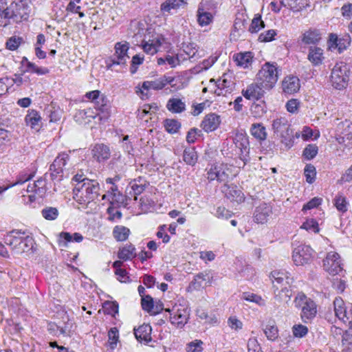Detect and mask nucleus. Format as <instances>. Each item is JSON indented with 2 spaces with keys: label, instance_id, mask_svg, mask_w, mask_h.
Segmentation results:
<instances>
[{
  "label": "nucleus",
  "instance_id": "1",
  "mask_svg": "<svg viewBox=\"0 0 352 352\" xmlns=\"http://www.w3.org/2000/svg\"><path fill=\"white\" fill-rule=\"evenodd\" d=\"M131 27L133 32H135V36L143 38L142 48L147 54L153 55L157 53L165 41L162 35L155 33V25L146 20L133 21Z\"/></svg>",
  "mask_w": 352,
  "mask_h": 352
},
{
  "label": "nucleus",
  "instance_id": "2",
  "mask_svg": "<svg viewBox=\"0 0 352 352\" xmlns=\"http://www.w3.org/2000/svg\"><path fill=\"white\" fill-rule=\"evenodd\" d=\"M5 243L10 246L15 254H20L32 250L34 241L32 236L26 235L24 232L15 230L7 234L5 237Z\"/></svg>",
  "mask_w": 352,
  "mask_h": 352
},
{
  "label": "nucleus",
  "instance_id": "3",
  "mask_svg": "<svg viewBox=\"0 0 352 352\" xmlns=\"http://www.w3.org/2000/svg\"><path fill=\"white\" fill-rule=\"evenodd\" d=\"M226 152L228 157L239 156L245 164L250 160V142L248 136L243 133H236L232 139V144Z\"/></svg>",
  "mask_w": 352,
  "mask_h": 352
},
{
  "label": "nucleus",
  "instance_id": "4",
  "mask_svg": "<svg viewBox=\"0 0 352 352\" xmlns=\"http://www.w3.org/2000/svg\"><path fill=\"white\" fill-rule=\"evenodd\" d=\"M281 70L276 63L266 62L256 74V80L269 91L276 84Z\"/></svg>",
  "mask_w": 352,
  "mask_h": 352
},
{
  "label": "nucleus",
  "instance_id": "5",
  "mask_svg": "<svg viewBox=\"0 0 352 352\" xmlns=\"http://www.w3.org/2000/svg\"><path fill=\"white\" fill-rule=\"evenodd\" d=\"M100 190V184L96 180L87 179L84 180V183L75 186L74 192L76 197H79L80 204H85L98 199Z\"/></svg>",
  "mask_w": 352,
  "mask_h": 352
},
{
  "label": "nucleus",
  "instance_id": "6",
  "mask_svg": "<svg viewBox=\"0 0 352 352\" xmlns=\"http://www.w3.org/2000/svg\"><path fill=\"white\" fill-rule=\"evenodd\" d=\"M6 13L9 19H12L16 23L27 21L29 18L31 8L28 0H20L18 2L12 3Z\"/></svg>",
  "mask_w": 352,
  "mask_h": 352
},
{
  "label": "nucleus",
  "instance_id": "7",
  "mask_svg": "<svg viewBox=\"0 0 352 352\" xmlns=\"http://www.w3.org/2000/svg\"><path fill=\"white\" fill-rule=\"evenodd\" d=\"M349 69L344 62L336 63L331 70V82L337 89L345 88L349 81Z\"/></svg>",
  "mask_w": 352,
  "mask_h": 352
},
{
  "label": "nucleus",
  "instance_id": "8",
  "mask_svg": "<svg viewBox=\"0 0 352 352\" xmlns=\"http://www.w3.org/2000/svg\"><path fill=\"white\" fill-rule=\"evenodd\" d=\"M208 179L210 181L227 183L234 175L232 166L227 164H219L210 168L208 171Z\"/></svg>",
  "mask_w": 352,
  "mask_h": 352
},
{
  "label": "nucleus",
  "instance_id": "9",
  "mask_svg": "<svg viewBox=\"0 0 352 352\" xmlns=\"http://www.w3.org/2000/svg\"><path fill=\"white\" fill-rule=\"evenodd\" d=\"M166 311L170 313V321L177 328H182L189 318L188 308L182 305H175L172 309H165Z\"/></svg>",
  "mask_w": 352,
  "mask_h": 352
},
{
  "label": "nucleus",
  "instance_id": "10",
  "mask_svg": "<svg viewBox=\"0 0 352 352\" xmlns=\"http://www.w3.org/2000/svg\"><path fill=\"white\" fill-rule=\"evenodd\" d=\"M270 277L273 285V289H283L284 287L292 288L294 278L291 274L285 270H275L271 272Z\"/></svg>",
  "mask_w": 352,
  "mask_h": 352
},
{
  "label": "nucleus",
  "instance_id": "11",
  "mask_svg": "<svg viewBox=\"0 0 352 352\" xmlns=\"http://www.w3.org/2000/svg\"><path fill=\"white\" fill-rule=\"evenodd\" d=\"M323 267L329 274H339L343 270L340 255L336 252H330L323 261Z\"/></svg>",
  "mask_w": 352,
  "mask_h": 352
},
{
  "label": "nucleus",
  "instance_id": "12",
  "mask_svg": "<svg viewBox=\"0 0 352 352\" xmlns=\"http://www.w3.org/2000/svg\"><path fill=\"white\" fill-rule=\"evenodd\" d=\"M312 249L306 245H300L293 250L292 258L296 265L309 263L312 259Z\"/></svg>",
  "mask_w": 352,
  "mask_h": 352
},
{
  "label": "nucleus",
  "instance_id": "13",
  "mask_svg": "<svg viewBox=\"0 0 352 352\" xmlns=\"http://www.w3.org/2000/svg\"><path fill=\"white\" fill-rule=\"evenodd\" d=\"M116 52L111 59V63L108 65L110 69L113 65H125L127 60L129 59V56L127 54L129 50V43H117L115 45Z\"/></svg>",
  "mask_w": 352,
  "mask_h": 352
},
{
  "label": "nucleus",
  "instance_id": "14",
  "mask_svg": "<svg viewBox=\"0 0 352 352\" xmlns=\"http://www.w3.org/2000/svg\"><path fill=\"white\" fill-rule=\"evenodd\" d=\"M69 157V154L63 152L58 154L55 158L50 168L51 176L53 179L58 177H60V179L63 177L62 173H63V168L67 164Z\"/></svg>",
  "mask_w": 352,
  "mask_h": 352
},
{
  "label": "nucleus",
  "instance_id": "15",
  "mask_svg": "<svg viewBox=\"0 0 352 352\" xmlns=\"http://www.w3.org/2000/svg\"><path fill=\"white\" fill-rule=\"evenodd\" d=\"M187 5V0H166L160 6V11L164 16L173 14L181 8Z\"/></svg>",
  "mask_w": 352,
  "mask_h": 352
},
{
  "label": "nucleus",
  "instance_id": "16",
  "mask_svg": "<svg viewBox=\"0 0 352 352\" xmlns=\"http://www.w3.org/2000/svg\"><path fill=\"white\" fill-rule=\"evenodd\" d=\"M265 90L256 80L255 83H252L248 85L245 89H243L242 94L248 100H258L263 96Z\"/></svg>",
  "mask_w": 352,
  "mask_h": 352
},
{
  "label": "nucleus",
  "instance_id": "17",
  "mask_svg": "<svg viewBox=\"0 0 352 352\" xmlns=\"http://www.w3.org/2000/svg\"><path fill=\"white\" fill-rule=\"evenodd\" d=\"M225 196L232 202L240 204L245 199L244 195L236 186L224 184L222 190Z\"/></svg>",
  "mask_w": 352,
  "mask_h": 352
},
{
  "label": "nucleus",
  "instance_id": "18",
  "mask_svg": "<svg viewBox=\"0 0 352 352\" xmlns=\"http://www.w3.org/2000/svg\"><path fill=\"white\" fill-rule=\"evenodd\" d=\"M272 213V206L266 203H261L256 208L254 220L258 223H266Z\"/></svg>",
  "mask_w": 352,
  "mask_h": 352
},
{
  "label": "nucleus",
  "instance_id": "19",
  "mask_svg": "<svg viewBox=\"0 0 352 352\" xmlns=\"http://www.w3.org/2000/svg\"><path fill=\"white\" fill-rule=\"evenodd\" d=\"M92 157L98 162H103L111 156V151L108 146L104 144H96L91 149Z\"/></svg>",
  "mask_w": 352,
  "mask_h": 352
},
{
  "label": "nucleus",
  "instance_id": "20",
  "mask_svg": "<svg viewBox=\"0 0 352 352\" xmlns=\"http://www.w3.org/2000/svg\"><path fill=\"white\" fill-rule=\"evenodd\" d=\"M300 87V80L296 76H286L282 81L283 91L286 94H294L299 91Z\"/></svg>",
  "mask_w": 352,
  "mask_h": 352
},
{
  "label": "nucleus",
  "instance_id": "21",
  "mask_svg": "<svg viewBox=\"0 0 352 352\" xmlns=\"http://www.w3.org/2000/svg\"><path fill=\"white\" fill-rule=\"evenodd\" d=\"M272 129L275 133L286 138L289 135V124L285 117L280 116L273 120Z\"/></svg>",
  "mask_w": 352,
  "mask_h": 352
},
{
  "label": "nucleus",
  "instance_id": "22",
  "mask_svg": "<svg viewBox=\"0 0 352 352\" xmlns=\"http://www.w3.org/2000/svg\"><path fill=\"white\" fill-rule=\"evenodd\" d=\"M307 59L314 66L322 64L324 59L323 50L317 46H311L309 48Z\"/></svg>",
  "mask_w": 352,
  "mask_h": 352
},
{
  "label": "nucleus",
  "instance_id": "23",
  "mask_svg": "<svg viewBox=\"0 0 352 352\" xmlns=\"http://www.w3.org/2000/svg\"><path fill=\"white\" fill-rule=\"evenodd\" d=\"M220 124L219 116L215 113H210L205 116L201 126L207 133L216 130Z\"/></svg>",
  "mask_w": 352,
  "mask_h": 352
},
{
  "label": "nucleus",
  "instance_id": "24",
  "mask_svg": "<svg viewBox=\"0 0 352 352\" xmlns=\"http://www.w3.org/2000/svg\"><path fill=\"white\" fill-rule=\"evenodd\" d=\"M212 277L207 272H201L195 276L193 280L190 283V287L198 290L201 287L211 284Z\"/></svg>",
  "mask_w": 352,
  "mask_h": 352
},
{
  "label": "nucleus",
  "instance_id": "25",
  "mask_svg": "<svg viewBox=\"0 0 352 352\" xmlns=\"http://www.w3.org/2000/svg\"><path fill=\"white\" fill-rule=\"evenodd\" d=\"M321 40V34L317 29H309L301 36V41L305 45H316Z\"/></svg>",
  "mask_w": 352,
  "mask_h": 352
},
{
  "label": "nucleus",
  "instance_id": "26",
  "mask_svg": "<svg viewBox=\"0 0 352 352\" xmlns=\"http://www.w3.org/2000/svg\"><path fill=\"white\" fill-rule=\"evenodd\" d=\"M152 328L149 324H144L138 329H134V334L136 339L142 342H148L151 340Z\"/></svg>",
  "mask_w": 352,
  "mask_h": 352
},
{
  "label": "nucleus",
  "instance_id": "27",
  "mask_svg": "<svg viewBox=\"0 0 352 352\" xmlns=\"http://www.w3.org/2000/svg\"><path fill=\"white\" fill-rule=\"evenodd\" d=\"M168 82L165 76L155 79L154 80H147L142 83V88L144 90H160L163 89Z\"/></svg>",
  "mask_w": 352,
  "mask_h": 352
},
{
  "label": "nucleus",
  "instance_id": "28",
  "mask_svg": "<svg viewBox=\"0 0 352 352\" xmlns=\"http://www.w3.org/2000/svg\"><path fill=\"white\" fill-rule=\"evenodd\" d=\"M274 299L279 303H287L292 296V288L284 287L283 289H274Z\"/></svg>",
  "mask_w": 352,
  "mask_h": 352
},
{
  "label": "nucleus",
  "instance_id": "29",
  "mask_svg": "<svg viewBox=\"0 0 352 352\" xmlns=\"http://www.w3.org/2000/svg\"><path fill=\"white\" fill-rule=\"evenodd\" d=\"M234 60L238 66L248 68L252 63L253 55L250 52L239 53L234 56Z\"/></svg>",
  "mask_w": 352,
  "mask_h": 352
},
{
  "label": "nucleus",
  "instance_id": "30",
  "mask_svg": "<svg viewBox=\"0 0 352 352\" xmlns=\"http://www.w3.org/2000/svg\"><path fill=\"white\" fill-rule=\"evenodd\" d=\"M167 109L173 113H180L185 111L186 104L179 98H170L166 104Z\"/></svg>",
  "mask_w": 352,
  "mask_h": 352
},
{
  "label": "nucleus",
  "instance_id": "31",
  "mask_svg": "<svg viewBox=\"0 0 352 352\" xmlns=\"http://www.w3.org/2000/svg\"><path fill=\"white\" fill-rule=\"evenodd\" d=\"M41 120L38 112L34 109L29 110L25 118L26 124L32 129H37L40 126Z\"/></svg>",
  "mask_w": 352,
  "mask_h": 352
},
{
  "label": "nucleus",
  "instance_id": "32",
  "mask_svg": "<svg viewBox=\"0 0 352 352\" xmlns=\"http://www.w3.org/2000/svg\"><path fill=\"white\" fill-rule=\"evenodd\" d=\"M63 324L60 322L58 325H54L60 331V333L64 336H69V333L73 331L74 323L72 320L69 319L68 316L63 318ZM54 325L50 324V329H52Z\"/></svg>",
  "mask_w": 352,
  "mask_h": 352
},
{
  "label": "nucleus",
  "instance_id": "33",
  "mask_svg": "<svg viewBox=\"0 0 352 352\" xmlns=\"http://www.w3.org/2000/svg\"><path fill=\"white\" fill-rule=\"evenodd\" d=\"M316 305L314 301L309 302L301 309V318L305 322L315 317L316 314Z\"/></svg>",
  "mask_w": 352,
  "mask_h": 352
},
{
  "label": "nucleus",
  "instance_id": "34",
  "mask_svg": "<svg viewBox=\"0 0 352 352\" xmlns=\"http://www.w3.org/2000/svg\"><path fill=\"white\" fill-rule=\"evenodd\" d=\"M136 256L135 248L132 244H126L120 249L118 256L120 259L131 260Z\"/></svg>",
  "mask_w": 352,
  "mask_h": 352
},
{
  "label": "nucleus",
  "instance_id": "35",
  "mask_svg": "<svg viewBox=\"0 0 352 352\" xmlns=\"http://www.w3.org/2000/svg\"><path fill=\"white\" fill-rule=\"evenodd\" d=\"M217 7V3L214 0H201L198 5L197 11L215 15Z\"/></svg>",
  "mask_w": 352,
  "mask_h": 352
},
{
  "label": "nucleus",
  "instance_id": "36",
  "mask_svg": "<svg viewBox=\"0 0 352 352\" xmlns=\"http://www.w3.org/2000/svg\"><path fill=\"white\" fill-rule=\"evenodd\" d=\"M250 133L253 137L260 141L265 140L267 135L265 127L261 123L252 124Z\"/></svg>",
  "mask_w": 352,
  "mask_h": 352
},
{
  "label": "nucleus",
  "instance_id": "37",
  "mask_svg": "<svg viewBox=\"0 0 352 352\" xmlns=\"http://www.w3.org/2000/svg\"><path fill=\"white\" fill-rule=\"evenodd\" d=\"M107 98L102 94L98 100L94 102L96 108L100 111L102 120H106L109 116V109L107 107Z\"/></svg>",
  "mask_w": 352,
  "mask_h": 352
},
{
  "label": "nucleus",
  "instance_id": "38",
  "mask_svg": "<svg viewBox=\"0 0 352 352\" xmlns=\"http://www.w3.org/2000/svg\"><path fill=\"white\" fill-rule=\"evenodd\" d=\"M305 0H280L282 6L289 8L294 12H298L305 8Z\"/></svg>",
  "mask_w": 352,
  "mask_h": 352
},
{
  "label": "nucleus",
  "instance_id": "39",
  "mask_svg": "<svg viewBox=\"0 0 352 352\" xmlns=\"http://www.w3.org/2000/svg\"><path fill=\"white\" fill-rule=\"evenodd\" d=\"M333 305L336 316L339 318V320L342 321L343 319L346 318L347 312V309L344 306L343 300L340 297L336 298L333 301Z\"/></svg>",
  "mask_w": 352,
  "mask_h": 352
},
{
  "label": "nucleus",
  "instance_id": "40",
  "mask_svg": "<svg viewBox=\"0 0 352 352\" xmlns=\"http://www.w3.org/2000/svg\"><path fill=\"white\" fill-rule=\"evenodd\" d=\"M183 160L188 165L194 166L198 160V155L195 148L193 147L186 148L183 153Z\"/></svg>",
  "mask_w": 352,
  "mask_h": 352
},
{
  "label": "nucleus",
  "instance_id": "41",
  "mask_svg": "<svg viewBox=\"0 0 352 352\" xmlns=\"http://www.w3.org/2000/svg\"><path fill=\"white\" fill-rule=\"evenodd\" d=\"M130 234V230L123 226H116L113 230V236L118 241H126Z\"/></svg>",
  "mask_w": 352,
  "mask_h": 352
},
{
  "label": "nucleus",
  "instance_id": "42",
  "mask_svg": "<svg viewBox=\"0 0 352 352\" xmlns=\"http://www.w3.org/2000/svg\"><path fill=\"white\" fill-rule=\"evenodd\" d=\"M197 21L201 27L208 26L213 22L214 15L197 10Z\"/></svg>",
  "mask_w": 352,
  "mask_h": 352
},
{
  "label": "nucleus",
  "instance_id": "43",
  "mask_svg": "<svg viewBox=\"0 0 352 352\" xmlns=\"http://www.w3.org/2000/svg\"><path fill=\"white\" fill-rule=\"evenodd\" d=\"M76 118H82V119H85V120L87 119L88 120L87 122H90L89 118L94 119V118H98V119L100 120H102V117L101 114L100 113L95 114L91 108L87 109L79 110L76 115Z\"/></svg>",
  "mask_w": 352,
  "mask_h": 352
},
{
  "label": "nucleus",
  "instance_id": "44",
  "mask_svg": "<svg viewBox=\"0 0 352 352\" xmlns=\"http://www.w3.org/2000/svg\"><path fill=\"white\" fill-rule=\"evenodd\" d=\"M264 27L265 23L261 19V16L260 14H256L252 21V23L249 27V31L251 33H256Z\"/></svg>",
  "mask_w": 352,
  "mask_h": 352
},
{
  "label": "nucleus",
  "instance_id": "45",
  "mask_svg": "<svg viewBox=\"0 0 352 352\" xmlns=\"http://www.w3.org/2000/svg\"><path fill=\"white\" fill-rule=\"evenodd\" d=\"M41 214L46 220L53 221L58 217L59 212L56 208L49 206L41 210Z\"/></svg>",
  "mask_w": 352,
  "mask_h": 352
},
{
  "label": "nucleus",
  "instance_id": "46",
  "mask_svg": "<svg viewBox=\"0 0 352 352\" xmlns=\"http://www.w3.org/2000/svg\"><path fill=\"white\" fill-rule=\"evenodd\" d=\"M164 126L169 133H175L181 127V124L174 119H166L164 122Z\"/></svg>",
  "mask_w": 352,
  "mask_h": 352
},
{
  "label": "nucleus",
  "instance_id": "47",
  "mask_svg": "<svg viewBox=\"0 0 352 352\" xmlns=\"http://www.w3.org/2000/svg\"><path fill=\"white\" fill-rule=\"evenodd\" d=\"M241 299L254 302L258 305H265V300L260 296L251 292H243L241 295Z\"/></svg>",
  "mask_w": 352,
  "mask_h": 352
},
{
  "label": "nucleus",
  "instance_id": "48",
  "mask_svg": "<svg viewBox=\"0 0 352 352\" xmlns=\"http://www.w3.org/2000/svg\"><path fill=\"white\" fill-rule=\"evenodd\" d=\"M348 131L342 133V135L337 138V140L340 144H344L346 146L352 145V127L347 124Z\"/></svg>",
  "mask_w": 352,
  "mask_h": 352
},
{
  "label": "nucleus",
  "instance_id": "49",
  "mask_svg": "<svg viewBox=\"0 0 352 352\" xmlns=\"http://www.w3.org/2000/svg\"><path fill=\"white\" fill-rule=\"evenodd\" d=\"M264 333L269 340L274 341L278 337V330L274 324H267Z\"/></svg>",
  "mask_w": 352,
  "mask_h": 352
},
{
  "label": "nucleus",
  "instance_id": "50",
  "mask_svg": "<svg viewBox=\"0 0 352 352\" xmlns=\"http://www.w3.org/2000/svg\"><path fill=\"white\" fill-rule=\"evenodd\" d=\"M36 186V194L40 198H42L45 195L47 191L46 189V181L43 178H39L34 182Z\"/></svg>",
  "mask_w": 352,
  "mask_h": 352
},
{
  "label": "nucleus",
  "instance_id": "51",
  "mask_svg": "<svg viewBox=\"0 0 352 352\" xmlns=\"http://www.w3.org/2000/svg\"><path fill=\"white\" fill-rule=\"evenodd\" d=\"M104 309L106 314L115 316L118 313L119 305L116 301H107L104 302Z\"/></svg>",
  "mask_w": 352,
  "mask_h": 352
},
{
  "label": "nucleus",
  "instance_id": "52",
  "mask_svg": "<svg viewBox=\"0 0 352 352\" xmlns=\"http://www.w3.org/2000/svg\"><path fill=\"white\" fill-rule=\"evenodd\" d=\"M334 205L339 211L344 212L347 210L348 203L342 195H338L335 197Z\"/></svg>",
  "mask_w": 352,
  "mask_h": 352
},
{
  "label": "nucleus",
  "instance_id": "53",
  "mask_svg": "<svg viewBox=\"0 0 352 352\" xmlns=\"http://www.w3.org/2000/svg\"><path fill=\"white\" fill-rule=\"evenodd\" d=\"M304 174L306 177V181L309 184H312L315 180L316 174V168L311 164L306 165L304 170Z\"/></svg>",
  "mask_w": 352,
  "mask_h": 352
},
{
  "label": "nucleus",
  "instance_id": "54",
  "mask_svg": "<svg viewBox=\"0 0 352 352\" xmlns=\"http://www.w3.org/2000/svg\"><path fill=\"white\" fill-rule=\"evenodd\" d=\"M131 187L134 192V195H139L145 190L146 184L145 182H142L141 178H139V179H135L133 182L131 183Z\"/></svg>",
  "mask_w": 352,
  "mask_h": 352
},
{
  "label": "nucleus",
  "instance_id": "55",
  "mask_svg": "<svg viewBox=\"0 0 352 352\" xmlns=\"http://www.w3.org/2000/svg\"><path fill=\"white\" fill-rule=\"evenodd\" d=\"M318 146L315 144L307 145L303 151V155L307 160H312L318 153Z\"/></svg>",
  "mask_w": 352,
  "mask_h": 352
},
{
  "label": "nucleus",
  "instance_id": "56",
  "mask_svg": "<svg viewBox=\"0 0 352 352\" xmlns=\"http://www.w3.org/2000/svg\"><path fill=\"white\" fill-rule=\"evenodd\" d=\"M142 309L151 314L153 309H154V302L153 298L147 295L142 298Z\"/></svg>",
  "mask_w": 352,
  "mask_h": 352
},
{
  "label": "nucleus",
  "instance_id": "57",
  "mask_svg": "<svg viewBox=\"0 0 352 352\" xmlns=\"http://www.w3.org/2000/svg\"><path fill=\"white\" fill-rule=\"evenodd\" d=\"M313 300L306 296L305 294L300 292L297 294V296L295 298L294 303L296 307L302 308L303 306H305L307 305V303H309V302H312Z\"/></svg>",
  "mask_w": 352,
  "mask_h": 352
},
{
  "label": "nucleus",
  "instance_id": "58",
  "mask_svg": "<svg viewBox=\"0 0 352 352\" xmlns=\"http://www.w3.org/2000/svg\"><path fill=\"white\" fill-rule=\"evenodd\" d=\"M301 228L307 231L313 232L314 233L319 232L318 224L317 221L314 219L307 220L305 223H303Z\"/></svg>",
  "mask_w": 352,
  "mask_h": 352
},
{
  "label": "nucleus",
  "instance_id": "59",
  "mask_svg": "<svg viewBox=\"0 0 352 352\" xmlns=\"http://www.w3.org/2000/svg\"><path fill=\"white\" fill-rule=\"evenodd\" d=\"M109 342L111 349H114L116 346L119 335L118 331L116 328H111L109 331Z\"/></svg>",
  "mask_w": 352,
  "mask_h": 352
},
{
  "label": "nucleus",
  "instance_id": "60",
  "mask_svg": "<svg viewBox=\"0 0 352 352\" xmlns=\"http://www.w3.org/2000/svg\"><path fill=\"white\" fill-rule=\"evenodd\" d=\"M292 332L295 337L302 338L308 333V329L302 324H296L292 327Z\"/></svg>",
  "mask_w": 352,
  "mask_h": 352
},
{
  "label": "nucleus",
  "instance_id": "61",
  "mask_svg": "<svg viewBox=\"0 0 352 352\" xmlns=\"http://www.w3.org/2000/svg\"><path fill=\"white\" fill-rule=\"evenodd\" d=\"M233 213L227 210L225 207L219 206L217 208L215 216L219 219H228L232 216Z\"/></svg>",
  "mask_w": 352,
  "mask_h": 352
},
{
  "label": "nucleus",
  "instance_id": "62",
  "mask_svg": "<svg viewBox=\"0 0 352 352\" xmlns=\"http://www.w3.org/2000/svg\"><path fill=\"white\" fill-rule=\"evenodd\" d=\"M350 43L351 38L347 35L345 37L339 38V42L336 44V47L338 50L339 53H341L349 46Z\"/></svg>",
  "mask_w": 352,
  "mask_h": 352
},
{
  "label": "nucleus",
  "instance_id": "63",
  "mask_svg": "<svg viewBox=\"0 0 352 352\" xmlns=\"http://www.w3.org/2000/svg\"><path fill=\"white\" fill-rule=\"evenodd\" d=\"M120 178L118 177H116L115 178H107L106 179V183L111 184V186L109 189L108 192L111 193V195L116 198L117 195H120L118 187L114 184V182L119 180Z\"/></svg>",
  "mask_w": 352,
  "mask_h": 352
},
{
  "label": "nucleus",
  "instance_id": "64",
  "mask_svg": "<svg viewBox=\"0 0 352 352\" xmlns=\"http://www.w3.org/2000/svg\"><path fill=\"white\" fill-rule=\"evenodd\" d=\"M276 34L274 30H269L259 35L258 39L261 42H269L274 39V37Z\"/></svg>",
  "mask_w": 352,
  "mask_h": 352
}]
</instances>
